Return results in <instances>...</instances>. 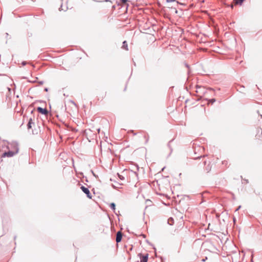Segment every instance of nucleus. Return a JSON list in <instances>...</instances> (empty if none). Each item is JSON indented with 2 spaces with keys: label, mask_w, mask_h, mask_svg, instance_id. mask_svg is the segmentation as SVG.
<instances>
[{
  "label": "nucleus",
  "mask_w": 262,
  "mask_h": 262,
  "mask_svg": "<svg viewBox=\"0 0 262 262\" xmlns=\"http://www.w3.org/2000/svg\"><path fill=\"white\" fill-rule=\"evenodd\" d=\"M10 146H14L15 148V151L9 150L8 151H6V152H4L2 155L3 157H12L18 153V150H19V148L18 147V143L16 142L13 141V142H11V143H10Z\"/></svg>",
  "instance_id": "nucleus-1"
},
{
  "label": "nucleus",
  "mask_w": 262,
  "mask_h": 262,
  "mask_svg": "<svg viewBox=\"0 0 262 262\" xmlns=\"http://www.w3.org/2000/svg\"><path fill=\"white\" fill-rule=\"evenodd\" d=\"M80 188L82 190V191L86 195V196L89 199H92V195L91 193H90L89 189L88 188L85 187L83 186H82L80 187Z\"/></svg>",
  "instance_id": "nucleus-2"
},
{
  "label": "nucleus",
  "mask_w": 262,
  "mask_h": 262,
  "mask_svg": "<svg viewBox=\"0 0 262 262\" xmlns=\"http://www.w3.org/2000/svg\"><path fill=\"white\" fill-rule=\"evenodd\" d=\"M138 256L140 258V262H147L148 258V254L142 255L141 253H139Z\"/></svg>",
  "instance_id": "nucleus-3"
},
{
  "label": "nucleus",
  "mask_w": 262,
  "mask_h": 262,
  "mask_svg": "<svg viewBox=\"0 0 262 262\" xmlns=\"http://www.w3.org/2000/svg\"><path fill=\"white\" fill-rule=\"evenodd\" d=\"M37 111L38 113H39L42 115H47L48 114V111L46 108H42L41 107H38L37 108Z\"/></svg>",
  "instance_id": "nucleus-4"
},
{
  "label": "nucleus",
  "mask_w": 262,
  "mask_h": 262,
  "mask_svg": "<svg viewBox=\"0 0 262 262\" xmlns=\"http://www.w3.org/2000/svg\"><path fill=\"white\" fill-rule=\"evenodd\" d=\"M122 238V233L121 231H118L116 234V241L117 243H120Z\"/></svg>",
  "instance_id": "nucleus-5"
},
{
  "label": "nucleus",
  "mask_w": 262,
  "mask_h": 262,
  "mask_svg": "<svg viewBox=\"0 0 262 262\" xmlns=\"http://www.w3.org/2000/svg\"><path fill=\"white\" fill-rule=\"evenodd\" d=\"M34 124V123L33 122L32 119L30 118L27 124V128L28 129H31L32 128V125Z\"/></svg>",
  "instance_id": "nucleus-6"
},
{
  "label": "nucleus",
  "mask_w": 262,
  "mask_h": 262,
  "mask_svg": "<svg viewBox=\"0 0 262 262\" xmlns=\"http://www.w3.org/2000/svg\"><path fill=\"white\" fill-rule=\"evenodd\" d=\"M122 48L123 49H125V50H128V46H127V41H126L125 40V41H124L122 42Z\"/></svg>",
  "instance_id": "nucleus-7"
},
{
  "label": "nucleus",
  "mask_w": 262,
  "mask_h": 262,
  "mask_svg": "<svg viewBox=\"0 0 262 262\" xmlns=\"http://www.w3.org/2000/svg\"><path fill=\"white\" fill-rule=\"evenodd\" d=\"M167 223L170 226L173 225V224H174V220H173V218L169 217L167 220Z\"/></svg>",
  "instance_id": "nucleus-8"
},
{
  "label": "nucleus",
  "mask_w": 262,
  "mask_h": 262,
  "mask_svg": "<svg viewBox=\"0 0 262 262\" xmlns=\"http://www.w3.org/2000/svg\"><path fill=\"white\" fill-rule=\"evenodd\" d=\"M236 5H242L245 0H233Z\"/></svg>",
  "instance_id": "nucleus-9"
},
{
  "label": "nucleus",
  "mask_w": 262,
  "mask_h": 262,
  "mask_svg": "<svg viewBox=\"0 0 262 262\" xmlns=\"http://www.w3.org/2000/svg\"><path fill=\"white\" fill-rule=\"evenodd\" d=\"M110 207L111 209L115 211V210L116 209V204L114 203H111L110 204Z\"/></svg>",
  "instance_id": "nucleus-10"
},
{
  "label": "nucleus",
  "mask_w": 262,
  "mask_h": 262,
  "mask_svg": "<svg viewBox=\"0 0 262 262\" xmlns=\"http://www.w3.org/2000/svg\"><path fill=\"white\" fill-rule=\"evenodd\" d=\"M216 101V99L215 98H212L208 100V102L211 104H213L214 102H215Z\"/></svg>",
  "instance_id": "nucleus-11"
},
{
  "label": "nucleus",
  "mask_w": 262,
  "mask_h": 262,
  "mask_svg": "<svg viewBox=\"0 0 262 262\" xmlns=\"http://www.w3.org/2000/svg\"><path fill=\"white\" fill-rule=\"evenodd\" d=\"M172 140H171V141H170L168 142V144H167L168 146V147H169V148H170V152H172V148H171V146H170V143H171V142H172ZM170 154H171V153H170Z\"/></svg>",
  "instance_id": "nucleus-12"
},
{
  "label": "nucleus",
  "mask_w": 262,
  "mask_h": 262,
  "mask_svg": "<svg viewBox=\"0 0 262 262\" xmlns=\"http://www.w3.org/2000/svg\"><path fill=\"white\" fill-rule=\"evenodd\" d=\"M7 148H8V149L11 148V149H13V150H12V151H15V147H14V146H10V144H9V145L7 146Z\"/></svg>",
  "instance_id": "nucleus-13"
},
{
  "label": "nucleus",
  "mask_w": 262,
  "mask_h": 262,
  "mask_svg": "<svg viewBox=\"0 0 262 262\" xmlns=\"http://www.w3.org/2000/svg\"><path fill=\"white\" fill-rule=\"evenodd\" d=\"M118 176H119V177L120 179H121V180H124V177H123L122 176H121V175L119 174V173H118Z\"/></svg>",
  "instance_id": "nucleus-14"
},
{
  "label": "nucleus",
  "mask_w": 262,
  "mask_h": 262,
  "mask_svg": "<svg viewBox=\"0 0 262 262\" xmlns=\"http://www.w3.org/2000/svg\"><path fill=\"white\" fill-rule=\"evenodd\" d=\"M120 1L121 3L125 4L127 2L128 0H120Z\"/></svg>",
  "instance_id": "nucleus-15"
},
{
  "label": "nucleus",
  "mask_w": 262,
  "mask_h": 262,
  "mask_svg": "<svg viewBox=\"0 0 262 262\" xmlns=\"http://www.w3.org/2000/svg\"><path fill=\"white\" fill-rule=\"evenodd\" d=\"M206 170L207 172H208L210 170V168L209 167V166H207V167L206 168Z\"/></svg>",
  "instance_id": "nucleus-16"
},
{
  "label": "nucleus",
  "mask_w": 262,
  "mask_h": 262,
  "mask_svg": "<svg viewBox=\"0 0 262 262\" xmlns=\"http://www.w3.org/2000/svg\"><path fill=\"white\" fill-rule=\"evenodd\" d=\"M21 64H22L23 66H25V65H26V64H27V62H26V61H23V62H21Z\"/></svg>",
  "instance_id": "nucleus-17"
},
{
  "label": "nucleus",
  "mask_w": 262,
  "mask_h": 262,
  "mask_svg": "<svg viewBox=\"0 0 262 262\" xmlns=\"http://www.w3.org/2000/svg\"><path fill=\"white\" fill-rule=\"evenodd\" d=\"M175 1L176 0H166V2H167V3H171V2H173Z\"/></svg>",
  "instance_id": "nucleus-18"
},
{
  "label": "nucleus",
  "mask_w": 262,
  "mask_h": 262,
  "mask_svg": "<svg viewBox=\"0 0 262 262\" xmlns=\"http://www.w3.org/2000/svg\"><path fill=\"white\" fill-rule=\"evenodd\" d=\"M196 89H197V90H198L199 89H201V87L200 86H199V85H197L196 86ZM196 92H197V93H198V92H199L198 90H196Z\"/></svg>",
  "instance_id": "nucleus-19"
},
{
  "label": "nucleus",
  "mask_w": 262,
  "mask_h": 262,
  "mask_svg": "<svg viewBox=\"0 0 262 262\" xmlns=\"http://www.w3.org/2000/svg\"><path fill=\"white\" fill-rule=\"evenodd\" d=\"M112 186L114 188V189H116L117 188H118L117 186H116V185H114V184H112Z\"/></svg>",
  "instance_id": "nucleus-20"
},
{
  "label": "nucleus",
  "mask_w": 262,
  "mask_h": 262,
  "mask_svg": "<svg viewBox=\"0 0 262 262\" xmlns=\"http://www.w3.org/2000/svg\"><path fill=\"white\" fill-rule=\"evenodd\" d=\"M38 83L39 84L41 85L44 83V82H43V81H40L38 82Z\"/></svg>",
  "instance_id": "nucleus-21"
},
{
  "label": "nucleus",
  "mask_w": 262,
  "mask_h": 262,
  "mask_svg": "<svg viewBox=\"0 0 262 262\" xmlns=\"http://www.w3.org/2000/svg\"><path fill=\"white\" fill-rule=\"evenodd\" d=\"M207 259V257H205V258H204V259H202V262H204V261H206V260Z\"/></svg>",
  "instance_id": "nucleus-22"
},
{
  "label": "nucleus",
  "mask_w": 262,
  "mask_h": 262,
  "mask_svg": "<svg viewBox=\"0 0 262 262\" xmlns=\"http://www.w3.org/2000/svg\"><path fill=\"white\" fill-rule=\"evenodd\" d=\"M48 90H49V89H48V88H45L44 89V91H46V92H48Z\"/></svg>",
  "instance_id": "nucleus-23"
},
{
  "label": "nucleus",
  "mask_w": 262,
  "mask_h": 262,
  "mask_svg": "<svg viewBox=\"0 0 262 262\" xmlns=\"http://www.w3.org/2000/svg\"><path fill=\"white\" fill-rule=\"evenodd\" d=\"M241 206H238V208L236 209V210H235V211H238V210L241 208Z\"/></svg>",
  "instance_id": "nucleus-24"
},
{
  "label": "nucleus",
  "mask_w": 262,
  "mask_h": 262,
  "mask_svg": "<svg viewBox=\"0 0 262 262\" xmlns=\"http://www.w3.org/2000/svg\"><path fill=\"white\" fill-rule=\"evenodd\" d=\"M185 66L187 68H189V65L187 64V63H185Z\"/></svg>",
  "instance_id": "nucleus-25"
},
{
  "label": "nucleus",
  "mask_w": 262,
  "mask_h": 262,
  "mask_svg": "<svg viewBox=\"0 0 262 262\" xmlns=\"http://www.w3.org/2000/svg\"><path fill=\"white\" fill-rule=\"evenodd\" d=\"M59 11H61V10H62V5L61 6L60 8H59Z\"/></svg>",
  "instance_id": "nucleus-26"
},
{
  "label": "nucleus",
  "mask_w": 262,
  "mask_h": 262,
  "mask_svg": "<svg viewBox=\"0 0 262 262\" xmlns=\"http://www.w3.org/2000/svg\"><path fill=\"white\" fill-rule=\"evenodd\" d=\"M5 34H6V37H7L9 36V34L8 33H6Z\"/></svg>",
  "instance_id": "nucleus-27"
},
{
  "label": "nucleus",
  "mask_w": 262,
  "mask_h": 262,
  "mask_svg": "<svg viewBox=\"0 0 262 262\" xmlns=\"http://www.w3.org/2000/svg\"><path fill=\"white\" fill-rule=\"evenodd\" d=\"M244 88L243 85L240 86V89H244Z\"/></svg>",
  "instance_id": "nucleus-28"
},
{
  "label": "nucleus",
  "mask_w": 262,
  "mask_h": 262,
  "mask_svg": "<svg viewBox=\"0 0 262 262\" xmlns=\"http://www.w3.org/2000/svg\"><path fill=\"white\" fill-rule=\"evenodd\" d=\"M203 163H204V165H206V161H204Z\"/></svg>",
  "instance_id": "nucleus-29"
},
{
  "label": "nucleus",
  "mask_w": 262,
  "mask_h": 262,
  "mask_svg": "<svg viewBox=\"0 0 262 262\" xmlns=\"http://www.w3.org/2000/svg\"><path fill=\"white\" fill-rule=\"evenodd\" d=\"M165 167H164L162 169V171H163L164 169H165Z\"/></svg>",
  "instance_id": "nucleus-30"
},
{
  "label": "nucleus",
  "mask_w": 262,
  "mask_h": 262,
  "mask_svg": "<svg viewBox=\"0 0 262 262\" xmlns=\"http://www.w3.org/2000/svg\"><path fill=\"white\" fill-rule=\"evenodd\" d=\"M233 7H234V6H233V5H232L231 6V7L232 8H233Z\"/></svg>",
  "instance_id": "nucleus-31"
},
{
  "label": "nucleus",
  "mask_w": 262,
  "mask_h": 262,
  "mask_svg": "<svg viewBox=\"0 0 262 262\" xmlns=\"http://www.w3.org/2000/svg\"><path fill=\"white\" fill-rule=\"evenodd\" d=\"M72 103H73L74 105H76L74 101H72Z\"/></svg>",
  "instance_id": "nucleus-32"
},
{
  "label": "nucleus",
  "mask_w": 262,
  "mask_h": 262,
  "mask_svg": "<svg viewBox=\"0 0 262 262\" xmlns=\"http://www.w3.org/2000/svg\"><path fill=\"white\" fill-rule=\"evenodd\" d=\"M16 236H14V239H16Z\"/></svg>",
  "instance_id": "nucleus-33"
},
{
  "label": "nucleus",
  "mask_w": 262,
  "mask_h": 262,
  "mask_svg": "<svg viewBox=\"0 0 262 262\" xmlns=\"http://www.w3.org/2000/svg\"><path fill=\"white\" fill-rule=\"evenodd\" d=\"M201 157H198V158H196V159H200Z\"/></svg>",
  "instance_id": "nucleus-34"
},
{
  "label": "nucleus",
  "mask_w": 262,
  "mask_h": 262,
  "mask_svg": "<svg viewBox=\"0 0 262 262\" xmlns=\"http://www.w3.org/2000/svg\"><path fill=\"white\" fill-rule=\"evenodd\" d=\"M100 129L99 128L98 129V132H100Z\"/></svg>",
  "instance_id": "nucleus-35"
},
{
  "label": "nucleus",
  "mask_w": 262,
  "mask_h": 262,
  "mask_svg": "<svg viewBox=\"0 0 262 262\" xmlns=\"http://www.w3.org/2000/svg\"><path fill=\"white\" fill-rule=\"evenodd\" d=\"M260 116H261V118H262V115H260Z\"/></svg>",
  "instance_id": "nucleus-36"
}]
</instances>
